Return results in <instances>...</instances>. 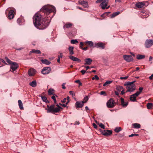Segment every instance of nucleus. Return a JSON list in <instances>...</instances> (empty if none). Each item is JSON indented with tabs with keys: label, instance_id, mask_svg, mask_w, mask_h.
Wrapping results in <instances>:
<instances>
[{
	"label": "nucleus",
	"instance_id": "f257e3e1",
	"mask_svg": "<svg viewBox=\"0 0 153 153\" xmlns=\"http://www.w3.org/2000/svg\"><path fill=\"white\" fill-rule=\"evenodd\" d=\"M41 15L39 13H36L33 17V23L37 28L42 30L45 29L49 25L50 20L49 19H41Z\"/></svg>",
	"mask_w": 153,
	"mask_h": 153
},
{
	"label": "nucleus",
	"instance_id": "f03ea898",
	"mask_svg": "<svg viewBox=\"0 0 153 153\" xmlns=\"http://www.w3.org/2000/svg\"><path fill=\"white\" fill-rule=\"evenodd\" d=\"M41 11L43 12L47 16L52 12H56V9L54 6L51 5H45L41 9Z\"/></svg>",
	"mask_w": 153,
	"mask_h": 153
},
{
	"label": "nucleus",
	"instance_id": "7ed1b4c3",
	"mask_svg": "<svg viewBox=\"0 0 153 153\" xmlns=\"http://www.w3.org/2000/svg\"><path fill=\"white\" fill-rule=\"evenodd\" d=\"M136 82L135 80L134 81L130 82H126L125 84V86H126V88L127 91L126 92H133L134 91L136 88V86L134 83Z\"/></svg>",
	"mask_w": 153,
	"mask_h": 153
},
{
	"label": "nucleus",
	"instance_id": "20e7f679",
	"mask_svg": "<svg viewBox=\"0 0 153 153\" xmlns=\"http://www.w3.org/2000/svg\"><path fill=\"white\" fill-rule=\"evenodd\" d=\"M15 9H13L10 10L8 14L7 17L9 19L11 20L14 17L15 13Z\"/></svg>",
	"mask_w": 153,
	"mask_h": 153
},
{
	"label": "nucleus",
	"instance_id": "39448f33",
	"mask_svg": "<svg viewBox=\"0 0 153 153\" xmlns=\"http://www.w3.org/2000/svg\"><path fill=\"white\" fill-rule=\"evenodd\" d=\"M114 102L112 98L110 99L107 102V106L108 108H112L114 107Z\"/></svg>",
	"mask_w": 153,
	"mask_h": 153
},
{
	"label": "nucleus",
	"instance_id": "423d86ee",
	"mask_svg": "<svg viewBox=\"0 0 153 153\" xmlns=\"http://www.w3.org/2000/svg\"><path fill=\"white\" fill-rule=\"evenodd\" d=\"M145 47L149 48L153 45V39H147L145 44Z\"/></svg>",
	"mask_w": 153,
	"mask_h": 153
},
{
	"label": "nucleus",
	"instance_id": "0eeeda50",
	"mask_svg": "<svg viewBox=\"0 0 153 153\" xmlns=\"http://www.w3.org/2000/svg\"><path fill=\"white\" fill-rule=\"evenodd\" d=\"M51 71V68L50 67H44L41 71V73L43 74H49Z\"/></svg>",
	"mask_w": 153,
	"mask_h": 153
},
{
	"label": "nucleus",
	"instance_id": "6e6552de",
	"mask_svg": "<svg viewBox=\"0 0 153 153\" xmlns=\"http://www.w3.org/2000/svg\"><path fill=\"white\" fill-rule=\"evenodd\" d=\"M150 13L149 11H143L141 12L140 15L143 18H145L149 16Z\"/></svg>",
	"mask_w": 153,
	"mask_h": 153
},
{
	"label": "nucleus",
	"instance_id": "1a4fd4ad",
	"mask_svg": "<svg viewBox=\"0 0 153 153\" xmlns=\"http://www.w3.org/2000/svg\"><path fill=\"white\" fill-rule=\"evenodd\" d=\"M124 59L128 62H129L133 60L132 56L129 55H124L123 56Z\"/></svg>",
	"mask_w": 153,
	"mask_h": 153
},
{
	"label": "nucleus",
	"instance_id": "9d476101",
	"mask_svg": "<svg viewBox=\"0 0 153 153\" xmlns=\"http://www.w3.org/2000/svg\"><path fill=\"white\" fill-rule=\"evenodd\" d=\"M18 64L15 62H13L11 64L10 68L12 71V72L15 71L18 68ZM10 71H12L11 70H10Z\"/></svg>",
	"mask_w": 153,
	"mask_h": 153
},
{
	"label": "nucleus",
	"instance_id": "9b49d317",
	"mask_svg": "<svg viewBox=\"0 0 153 153\" xmlns=\"http://www.w3.org/2000/svg\"><path fill=\"white\" fill-rule=\"evenodd\" d=\"M108 3V0H104L103 2L100 4V6L102 9H104L106 8Z\"/></svg>",
	"mask_w": 153,
	"mask_h": 153
},
{
	"label": "nucleus",
	"instance_id": "f8f14e48",
	"mask_svg": "<svg viewBox=\"0 0 153 153\" xmlns=\"http://www.w3.org/2000/svg\"><path fill=\"white\" fill-rule=\"evenodd\" d=\"M36 71L33 68H30L28 71V74L30 76H32L34 75L36 73Z\"/></svg>",
	"mask_w": 153,
	"mask_h": 153
},
{
	"label": "nucleus",
	"instance_id": "ddd939ff",
	"mask_svg": "<svg viewBox=\"0 0 153 153\" xmlns=\"http://www.w3.org/2000/svg\"><path fill=\"white\" fill-rule=\"evenodd\" d=\"M145 3L146 2L145 1L139 2L135 4V6L139 8H143L145 5Z\"/></svg>",
	"mask_w": 153,
	"mask_h": 153
},
{
	"label": "nucleus",
	"instance_id": "4468645a",
	"mask_svg": "<svg viewBox=\"0 0 153 153\" xmlns=\"http://www.w3.org/2000/svg\"><path fill=\"white\" fill-rule=\"evenodd\" d=\"M55 106L54 105H51L50 107L49 108V109H47V108H45V110H47V112L48 113H53L54 112V107Z\"/></svg>",
	"mask_w": 153,
	"mask_h": 153
},
{
	"label": "nucleus",
	"instance_id": "2eb2a0df",
	"mask_svg": "<svg viewBox=\"0 0 153 153\" xmlns=\"http://www.w3.org/2000/svg\"><path fill=\"white\" fill-rule=\"evenodd\" d=\"M112 131L109 130H104L102 132V134L103 135L106 136L110 135L112 134Z\"/></svg>",
	"mask_w": 153,
	"mask_h": 153
},
{
	"label": "nucleus",
	"instance_id": "dca6fc26",
	"mask_svg": "<svg viewBox=\"0 0 153 153\" xmlns=\"http://www.w3.org/2000/svg\"><path fill=\"white\" fill-rule=\"evenodd\" d=\"M75 105L76 108L82 107L84 105L83 101L76 102L75 103Z\"/></svg>",
	"mask_w": 153,
	"mask_h": 153
},
{
	"label": "nucleus",
	"instance_id": "f3484780",
	"mask_svg": "<svg viewBox=\"0 0 153 153\" xmlns=\"http://www.w3.org/2000/svg\"><path fill=\"white\" fill-rule=\"evenodd\" d=\"M68 57L74 61L78 62H80L81 61V60L79 59L72 56H68Z\"/></svg>",
	"mask_w": 153,
	"mask_h": 153
},
{
	"label": "nucleus",
	"instance_id": "a211bd4d",
	"mask_svg": "<svg viewBox=\"0 0 153 153\" xmlns=\"http://www.w3.org/2000/svg\"><path fill=\"white\" fill-rule=\"evenodd\" d=\"M95 47L97 48H100L101 49H104L105 47L104 44L101 42L95 44Z\"/></svg>",
	"mask_w": 153,
	"mask_h": 153
},
{
	"label": "nucleus",
	"instance_id": "6ab92c4d",
	"mask_svg": "<svg viewBox=\"0 0 153 153\" xmlns=\"http://www.w3.org/2000/svg\"><path fill=\"white\" fill-rule=\"evenodd\" d=\"M85 65H90L91 63L92 60L90 58H87L85 59Z\"/></svg>",
	"mask_w": 153,
	"mask_h": 153
},
{
	"label": "nucleus",
	"instance_id": "aec40b11",
	"mask_svg": "<svg viewBox=\"0 0 153 153\" xmlns=\"http://www.w3.org/2000/svg\"><path fill=\"white\" fill-rule=\"evenodd\" d=\"M74 48L72 46H69L68 48V50L69 52V54L72 55L74 54Z\"/></svg>",
	"mask_w": 153,
	"mask_h": 153
},
{
	"label": "nucleus",
	"instance_id": "412c9836",
	"mask_svg": "<svg viewBox=\"0 0 153 153\" xmlns=\"http://www.w3.org/2000/svg\"><path fill=\"white\" fill-rule=\"evenodd\" d=\"M120 100L121 104L123 107H125L127 106L128 105V103L127 102H125L124 99L122 98H120Z\"/></svg>",
	"mask_w": 153,
	"mask_h": 153
},
{
	"label": "nucleus",
	"instance_id": "4be33fe9",
	"mask_svg": "<svg viewBox=\"0 0 153 153\" xmlns=\"http://www.w3.org/2000/svg\"><path fill=\"white\" fill-rule=\"evenodd\" d=\"M29 85L33 87H35L37 85V83L36 80H33L29 83Z\"/></svg>",
	"mask_w": 153,
	"mask_h": 153
},
{
	"label": "nucleus",
	"instance_id": "5701e85b",
	"mask_svg": "<svg viewBox=\"0 0 153 153\" xmlns=\"http://www.w3.org/2000/svg\"><path fill=\"white\" fill-rule=\"evenodd\" d=\"M73 24L69 22L67 23L66 24H65L64 26V28H70L72 27L73 26Z\"/></svg>",
	"mask_w": 153,
	"mask_h": 153
},
{
	"label": "nucleus",
	"instance_id": "b1692460",
	"mask_svg": "<svg viewBox=\"0 0 153 153\" xmlns=\"http://www.w3.org/2000/svg\"><path fill=\"white\" fill-rule=\"evenodd\" d=\"M41 61L42 63L45 64L47 65H49L51 63V62L48 61L46 59H41Z\"/></svg>",
	"mask_w": 153,
	"mask_h": 153
},
{
	"label": "nucleus",
	"instance_id": "393cba45",
	"mask_svg": "<svg viewBox=\"0 0 153 153\" xmlns=\"http://www.w3.org/2000/svg\"><path fill=\"white\" fill-rule=\"evenodd\" d=\"M30 53H34L36 54L41 53V52L40 50H39L33 49L30 51Z\"/></svg>",
	"mask_w": 153,
	"mask_h": 153
},
{
	"label": "nucleus",
	"instance_id": "a878e982",
	"mask_svg": "<svg viewBox=\"0 0 153 153\" xmlns=\"http://www.w3.org/2000/svg\"><path fill=\"white\" fill-rule=\"evenodd\" d=\"M39 97L41 98L42 99L43 101L47 103H48L49 102V101L48 100L47 98L45 96H39Z\"/></svg>",
	"mask_w": 153,
	"mask_h": 153
},
{
	"label": "nucleus",
	"instance_id": "bb28decb",
	"mask_svg": "<svg viewBox=\"0 0 153 153\" xmlns=\"http://www.w3.org/2000/svg\"><path fill=\"white\" fill-rule=\"evenodd\" d=\"M120 13V12L119 11L114 13L110 15V17L111 18H114V17L119 15Z\"/></svg>",
	"mask_w": 153,
	"mask_h": 153
},
{
	"label": "nucleus",
	"instance_id": "cd10ccee",
	"mask_svg": "<svg viewBox=\"0 0 153 153\" xmlns=\"http://www.w3.org/2000/svg\"><path fill=\"white\" fill-rule=\"evenodd\" d=\"M145 57L144 55L138 54L137 55V58L138 59H144Z\"/></svg>",
	"mask_w": 153,
	"mask_h": 153
},
{
	"label": "nucleus",
	"instance_id": "c85d7f7f",
	"mask_svg": "<svg viewBox=\"0 0 153 153\" xmlns=\"http://www.w3.org/2000/svg\"><path fill=\"white\" fill-rule=\"evenodd\" d=\"M18 102L19 104V105L20 109L22 110L23 109V107L22 101L21 100H19L18 101Z\"/></svg>",
	"mask_w": 153,
	"mask_h": 153
},
{
	"label": "nucleus",
	"instance_id": "c756f323",
	"mask_svg": "<svg viewBox=\"0 0 153 153\" xmlns=\"http://www.w3.org/2000/svg\"><path fill=\"white\" fill-rule=\"evenodd\" d=\"M62 108L61 107H54V112L57 113L61 109H62Z\"/></svg>",
	"mask_w": 153,
	"mask_h": 153
},
{
	"label": "nucleus",
	"instance_id": "7c9ffc66",
	"mask_svg": "<svg viewBox=\"0 0 153 153\" xmlns=\"http://www.w3.org/2000/svg\"><path fill=\"white\" fill-rule=\"evenodd\" d=\"M147 106L148 109H151L153 107V104L152 103H148L147 104Z\"/></svg>",
	"mask_w": 153,
	"mask_h": 153
},
{
	"label": "nucleus",
	"instance_id": "2f4dec72",
	"mask_svg": "<svg viewBox=\"0 0 153 153\" xmlns=\"http://www.w3.org/2000/svg\"><path fill=\"white\" fill-rule=\"evenodd\" d=\"M134 127L135 128H139L140 127V125L137 123H135L133 124Z\"/></svg>",
	"mask_w": 153,
	"mask_h": 153
},
{
	"label": "nucleus",
	"instance_id": "473e14b6",
	"mask_svg": "<svg viewBox=\"0 0 153 153\" xmlns=\"http://www.w3.org/2000/svg\"><path fill=\"white\" fill-rule=\"evenodd\" d=\"M122 130V128L120 127H117L114 130L115 132L118 133Z\"/></svg>",
	"mask_w": 153,
	"mask_h": 153
},
{
	"label": "nucleus",
	"instance_id": "72a5a7b5",
	"mask_svg": "<svg viewBox=\"0 0 153 153\" xmlns=\"http://www.w3.org/2000/svg\"><path fill=\"white\" fill-rule=\"evenodd\" d=\"M130 99L131 101H136V97L135 96H132V95L130 97Z\"/></svg>",
	"mask_w": 153,
	"mask_h": 153
},
{
	"label": "nucleus",
	"instance_id": "f704fd0d",
	"mask_svg": "<svg viewBox=\"0 0 153 153\" xmlns=\"http://www.w3.org/2000/svg\"><path fill=\"white\" fill-rule=\"evenodd\" d=\"M95 122L97 124L99 125L100 127L101 128L103 129L105 128V126L102 123H99L98 122H97L96 121H95Z\"/></svg>",
	"mask_w": 153,
	"mask_h": 153
},
{
	"label": "nucleus",
	"instance_id": "c9c22d12",
	"mask_svg": "<svg viewBox=\"0 0 153 153\" xmlns=\"http://www.w3.org/2000/svg\"><path fill=\"white\" fill-rule=\"evenodd\" d=\"M85 43L88 44L90 47H92L93 46V42L91 41H88L85 42Z\"/></svg>",
	"mask_w": 153,
	"mask_h": 153
},
{
	"label": "nucleus",
	"instance_id": "e433bc0d",
	"mask_svg": "<svg viewBox=\"0 0 153 153\" xmlns=\"http://www.w3.org/2000/svg\"><path fill=\"white\" fill-rule=\"evenodd\" d=\"M123 87L120 86H117L116 88V89L118 91H120L121 90H123Z\"/></svg>",
	"mask_w": 153,
	"mask_h": 153
},
{
	"label": "nucleus",
	"instance_id": "4c0bfd02",
	"mask_svg": "<svg viewBox=\"0 0 153 153\" xmlns=\"http://www.w3.org/2000/svg\"><path fill=\"white\" fill-rule=\"evenodd\" d=\"M112 82V81H107L103 85V86H105L106 85L109 84Z\"/></svg>",
	"mask_w": 153,
	"mask_h": 153
},
{
	"label": "nucleus",
	"instance_id": "58836bf2",
	"mask_svg": "<svg viewBox=\"0 0 153 153\" xmlns=\"http://www.w3.org/2000/svg\"><path fill=\"white\" fill-rule=\"evenodd\" d=\"M78 42L76 39H72L71 41V43L72 44H75L76 43H78Z\"/></svg>",
	"mask_w": 153,
	"mask_h": 153
},
{
	"label": "nucleus",
	"instance_id": "ea45409f",
	"mask_svg": "<svg viewBox=\"0 0 153 153\" xmlns=\"http://www.w3.org/2000/svg\"><path fill=\"white\" fill-rule=\"evenodd\" d=\"M88 98L87 96L85 97L83 101L84 103L86 102H87L88 101Z\"/></svg>",
	"mask_w": 153,
	"mask_h": 153
},
{
	"label": "nucleus",
	"instance_id": "a19ab883",
	"mask_svg": "<svg viewBox=\"0 0 153 153\" xmlns=\"http://www.w3.org/2000/svg\"><path fill=\"white\" fill-rule=\"evenodd\" d=\"M6 61L10 65L12 64V63L13 62L7 57L6 58Z\"/></svg>",
	"mask_w": 153,
	"mask_h": 153
},
{
	"label": "nucleus",
	"instance_id": "79ce46f5",
	"mask_svg": "<svg viewBox=\"0 0 153 153\" xmlns=\"http://www.w3.org/2000/svg\"><path fill=\"white\" fill-rule=\"evenodd\" d=\"M92 80L96 79L98 80L99 79V77L97 75H95L94 77H93L92 78Z\"/></svg>",
	"mask_w": 153,
	"mask_h": 153
},
{
	"label": "nucleus",
	"instance_id": "37998d69",
	"mask_svg": "<svg viewBox=\"0 0 153 153\" xmlns=\"http://www.w3.org/2000/svg\"><path fill=\"white\" fill-rule=\"evenodd\" d=\"M75 82L78 83L79 84V86H82V84L81 82H80V81L79 80H77L75 81Z\"/></svg>",
	"mask_w": 153,
	"mask_h": 153
},
{
	"label": "nucleus",
	"instance_id": "c03bdc74",
	"mask_svg": "<svg viewBox=\"0 0 153 153\" xmlns=\"http://www.w3.org/2000/svg\"><path fill=\"white\" fill-rule=\"evenodd\" d=\"M53 89H49L48 91V94L49 95H51L53 94Z\"/></svg>",
	"mask_w": 153,
	"mask_h": 153
},
{
	"label": "nucleus",
	"instance_id": "a18cd8bd",
	"mask_svg": "<svg viewBox=\"0 0 153 153\" xmlns=\"http://www.w3.org/2000/svg\"><path fill=\"white\" fill-rule=\"evenodd\" d=\"M140 94V92L139 91H137L136 93L134 94H132V96H138Z\"/></svg>",
	"mask_w": 153,
	"mask_h": 153
},
{
	"label": "nucleus",
	"instance_id": "49530a36",
	"mask_svg": "<svg viewBox=\"0 0 153 153\" xmlns=\"http://www.w3.org/2000/svg\"><path fill=\"white\" fill-rule=\"evenodd\" d=\"M82 5L85 8H87L88 6V3L86 1L85 2V3Z\"/></svg>",
	"mask_w": 153,
	"mask_h": 153
},
{
	"label": "nucleus",
	"instance_id": "de8ad7c7",
	"mask_svg": "<svg viewBox=\"0 0 153 153\" xmlns=\"http://www.w3.org/2000/svg\"><path fill=\"white\" fill-rule=\"evenodd\" d=\"M85 1H79V3L82 5L85 2Z\"/></svg>",
	"mask_w": 153,
	"mask_h": 153
},
{
	"label": "nucleus",
	"instance_id": "09e8293b",
	"mask_svg": "<svg viewBox=\"0 0 153 153\" xmlns=\"http://www.w3.org/2000/svg\"><path fill=\"white\" fill-rule=\"evenodd\" d=\"M100 94L101 95H104L105 96H106V93L105 91H101L100 92Z\"/></svg>",
	"mask_w": 153,
	"mask_h": 153
},
{
	"label": "nucleus",
	"instance_id": "8fccbe9b",
	"mask_svg": "<svg viewBox=\"0 0 153 153\" xmlns=\"http://www.w3.org/2000/svg\"><path fill=\"white\" fill-rule=\"evenodd\" d=\"M118 135L117 134H115L116 135ZM124 135V133H123L122 134H118V136L119 137H123Z\"/></svg>",
	"mask_w": 153,
	"mask_h": 153
},
{
	"label": "nucleus",
	"instance_id": "3c124183",
	"mask_svg": "<svg viewBox=\"0 0 153 153\" xmlns=\"http://www.w3.org/2000/svg\"><path fill=\"white\" fill-rule=\"evenodd\" d=\"M66 98L67 101V102H66V104H67L70 102V97L69 96H68Z\"/></svg>",
	"mask_w": 153,
	"mask_h": 153
},
{
	"label": "nucleus",
	"instance_id": "603ef678",
	"mask_svg": "<svg viewBox=\"0 0 153 153\" xmlns=\"http://www.w3.org/2000/svg\"><path fill=\"white\" fill-rule=\"evenodd\" d=\"M138 135V134H132L131 135H129V137H133V136H137Z\"/></svg>",
	"mask_w": 153,
	"mask_h": 153
},
{
	"label": "nucleus",
	"instance_id": "864d4df0",
	"mask_svg": "<svg viewBox=\"0 0 153 153\" xmlns=\"http://www.w3.org/2000/svg\"><path fill=\"white\" fill-rule=\"evenodd\" d=\"M67 98H64L63 99V100L61 102L62 103H66V102H67Z\"/></svg>",
	"mask_w": 153,
	"mask_h": 153
},
{
	"label": "nucleus",
	"instance_id": "5fc2aeb1",
	"mask_svg": "<svg viewBox=\"0 0 153 153\" xmlns=\"http://www.w3.org/2000/svg\"><path fill=\"white\" fill-rule=\"evenodd\" d=\"M69 93L72 96H74L75 94L73 93V92L72 91H69Z\"/></svg>",
	"mask_w": 153,
	"mask_h": 153
},
{
	"label": "nucleus",
	"instance_id": "6e6d98bb",
	"mask_svg": "<svg viewBox=\"0 0 153 153\" xmlns=\"http://www.w3.org/2000/svg\"><path fill=\"white\" fill-rule=\"evenodd\" d=\"M128 76H126L125 77H121L120 79H126L128 78Z\"/></svg>",
	"mask_w": 153,
	"mask_h": 153
},
{
	"label": "nucleus",
	"instance_id": "4d7b16f0",
	"mask_svg": "<svg viewBox=\"0 0 153 153\" xmlns=\"http://www.w3.org/2000/svg\"><path fill=\"white\" fill-rule=\"evenodd\" d=\"M92 125H93V126H94V128H95V129H97V125L95 123H93Z\"/></svg>",
	"mask_w": 153,
	"mask_h": 153
},
{
	"label": "nucleus",
	"instance_id": "13d9d810",
	"mask_svg": "<svg viewBox=\"0 0 153 153\" xmlns=\"http://www.w3.org/2000/svg\"><path fill=\"white\" fill-rule=\"evenodd\" d=\"M143 88L142 87H140L139 88V92H140V94L141 93V92L143 90Z\"/></svg>",
	"mask_w": 153,
	"mask_h": 153
},
{
	"label": "nucleus",
	"instance_id": "bf43d9fd",
	"mask_svg": "<svg viewBox=\"0 0 153 153\" xmlns=\"http://www.w3.org/2000/svg\"><path fill=\"white\" fill-rule=\"evenodd\" d=\"M81 72L82 73V74L84 75L86 73V71L82 70L81 71Z\"/></svg>",
	"mask_w": 153,
	"mask_h": 153
},
{
	"label": "nucleus",
	"instance_id": "052dcab7",
	"mask_svg": "<svg viewBox=\"0 0 153 153\" xmlns=\"http://www.w3.org/2000/svg\"><path fill=\"white\" fill-rule=\"evenodd\" d=\"M65 83H62V88H63V89H65L66 88L65 87Z\"/></svg>",
	"mask_w": 153,
	"mask_h": 153
},
{
	"label": "nucleus",
	"instance_id": "680f3d73",
	"mask_svg": "<svg viewBox=\"0 0 153 153\" xmlns=\"http://www.w3.org/2000/svg\"><path fill=\"white\" fill-rule=\"evenodd\" d=\"M63 55L62 53H60V55L58 56V57L59 58H62Z\"/></svg>",
	"mask_w": 153,
	"mask_h": 153
},
{
	"label": "nucleus",
	"instance_id": "e2e57ef3",
	"mask_svg": "<svg viewBox=\"0 0 153 153\" xmlns=\"http://www.w3.org/2000/svg\"><path fill=\"white\" fill-rule=\"evenodd\" d=\"M125 93V90H124V89H123L122 91H121V93H120V94H121V95H123Z\"/></svg>",
	"mask_w": 153,
	"mask_h": 153
},
{
	"label": "nucleus",
	"instance_id": "0e129e2a",
	"mask_svg": "<svg viewBox=\"0 0 153 153\" xmlns=\"http://www.w3.org/2000/svg\"><path fill=\"white\" fill-rule=\"evenodd\" d=\"M0 61L1 64V62H3L4 63H5V62L4 60H3V59H0Z\"/></svg>",
	"mask_w": 153,
	"mask_h": 153
},
{
	"label": "nucleus",
	"instance_id": "69168bd1",
	"mask_svg": "<svg viewBox=\"0 0 153 153\" xmlns=\"http://www.w3.org/2000/svg\"><path fill=\"white\" fill-rule=\"evenodd\" d=\"M88 47H84V48H81L84 50H87L88 49Z\"/></svg>",
	"mask_w": 153,
	"mask_h": 153
},
{
	"label": "nucleus",
	"instance_id": "338daca9",
	"mask_svg": "<svg viewBox=\"0 0 153 153\" xmlns=\"http://www.w3.org/2000/svg\"><path fill=\"white\" fill-rule=\"evenodd\" d=\"M24 48H16L15 49L17 50H21L23 49Z\"/></svg>",
	"mask_w": 153,
	"mask_h": 153
},
{
	"label": "nucleus",
	"instance_id": "774afa93",
	"mask_svg": "<svg viewBox=\"0 0 153 153\" xmlns=\"http://www.w3.org/2000/svg\"><path fill=\"white\" fill-rule=\"evenodd\" d=\"M80 48H82V46H83V42H80Z\"/></svg>",
	"mask_w": 153,
	"mask_h": 153
}]
</instances>
